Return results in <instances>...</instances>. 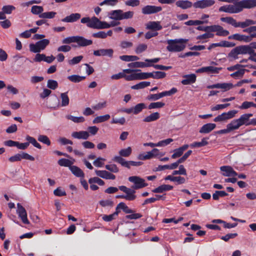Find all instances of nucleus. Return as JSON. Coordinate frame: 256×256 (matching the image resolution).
<instances>
[{
  "mask_svg": "<svg viewBox=\"0 0 256 256\" xmlns=\"http://www.w3.org/2000/svg\"><path fill=\"white\" fill-rule=\"evenodd\" d=\"M244 8L248 9V4L246 0H242L236 2L233 4L222 6L219 8V11L230 14H238L242 12Z\"/></svg>",
  "mask_w": 256,
  "mask_h": 256,
  "instance_id": "f257e3e1",
  "label": "nucleus"
},
{
  "mask_svg": "<svg viewBox=\"0 0 256 256\" xmlns=\"http://www.w3.org/2000/svg\"><path fill=\"white\" fill-rule=\"evenodd\" d=\"M220 20L222 22H226L233 26L234 28H244L256 24V21L250 19H246L244 22H238L235 19L231 16L222 17Z\"/></svg>",
  "mask_w": 256,
  "mask_h": 256,
  "instance_id": "f03ea898",
  "label": "nucleus"
},
{
  "mask_svg": "<svg viewBox=\"0 0 256 256\" xmlns=\"http://www.w3.org/2000/svg\"><path fill=\"white\" fill-rule=\"evenodd\" d=\"M188 41V40L184 38L169 40L167 41L168 45L166 50L170 52H181L186 48V45L184 44Z\"/></svg>",
  "mask_w": 256,
  "mask_h": 256,
  "instance_id": "7ed1b4c3",
  "label": "nucleus"
},
{
  "mask_svg": "<svg viewBox=\"0 0 256 256\" xmlns=\"http://www.w3.org/2000/svg\"><path fill=\"white\" fill-rule=\"evenodd\" d=\"M248 50H250L249 48L244 46V45L236 46L228 53V58H232L233 60H236L238 58V54H246L248 52Z\"/></svg>",
  "mask_w": 256,
  "mask_h": 256,
  "instance_id": "20e7f679",
  "label": "nucleus"
},
{
  "mask_svg": "<svg viewBox=\"0 0 256 256\" xmlns=\"http://www.w3.org/2000/svg\"><path fill=\"white\" fill-rule=\"evenodd\" d=\"M128 180L130 182L134 184L131 186V188L134 190L144 188L148 186V184L145 182V180L138 176H131L128 178Z\"/></svg>",
  "mask_w": 256,
  "mask_h": 256,
  "instance_id": "39448f33",
  "label": "nucleus"
},
{
  "mask_svg": "<svg viewBox=\"0 0 256 256\" xmlns=\"http://www.w3.org/2000/svg\"><path fill=\"white\" fill-rule=\"evenodd\" d=\"M50 44V40L48 39H42L37 42L35 44H30L29 46L30 50L34 53L40 52L44 50Z\"/></svg>",
  "mask_w": 256,
  "mask_h": 256,
  "instance_id": "423d86ee",
  "label": "nucleus"
},
{
  "mask_svg": "<svg viewBox=\"0 0 256 256\" xmlns=\"http://www.w3.org/2000/svg\"><path fill=\"white\" fill-rule=\"evenodd\" d=\"M112 160L129 169L130 166H138L143 164L142 162L126 161L124 158L117 156L114 157Z\"/></svg>",
  "mask_w": 256,
  "mask_h": 256,
  "instance_id": "0eeeda50",
  "label": "nucleus"
},
{
  "mask_svg": "<svg viewBox=\"0 0 256 256\" xmlns=\"http://www.w3.org/2000/svg\"><path fill=\"white\" fill-rule=\"evenodd\" d=\"M238 113L236 110H232L228 112H224L218 116L214 119V122H225L228 120L234 118L236 114Z\"/></svg>",
  "mask_w": 256,
  "mask_h": 256,
  "instance_id": "6e6552de",
  "label": "nucleus"
},
{
  "mask_svg": "<svg viewBox=\"0 0 256 256\" xmlns=\"http://www.w3.org/2000/svg\"><path fill=\"white\" fill-rule=\"evenodd\" d=\"M16 213L24 224H28L30 223L28 219L26 211L24 208L20 203L17 204Z\"/></svg>",
  "mask_w": 256,
  "mask_h": 256,
  "instance_id": "1a4fd4ad",
  "label": "nucleus"
},
{
  "mask_svg": "<svg viewBox=\"0 0 256 256\" xmlns=\"http://www.w3.org/2000/svg\"><path fill=\"white\" fill-rule=\"evenodd\" d=\"M140 71V70L138 69L132 70L128 68L124 70L123 72L124 73L131 74L130 75H126L125 74L124 78L128 81L139 80L138 73H136V72Z\"/></svg>",
  "mask_w": 256,
  "mask_h": 256,
  "instance_id": "9d476101",
  "label": "nucleus"
},
{
  "mask_svg": "<svg viewBox=\"0 0 256 256\" xmlns=\"http://www.w3.org/2000/svg\"><path fill=\"white\" fill-rule=\"evenodd\" d=\"M162 10L161 6L147 5L142 8V12L144 14H156Z\"/></svg>",
  "mask_w": 256,
  "mask_h": 256,
  "instance_id": "9b49d317",
  "label": "nucleus"
},
{
  "mask_svg": "<svg viewBox=\"0 0 256 256\" xmlns=\"http://www.w3.org/2000/svg\"><path fill=\"white\" fill-rule=\"evenodd\" d=\"M214 3V0H200L194 2L193 6L196 8L203 9L212 6Z\"/></svg>",
  "mask_w": 256,
  "mask_h": 256,
  "instance_id": "f8f14e48",
  "label": "nucleus"
},
{
  "mask_svg": "<svg viewBox=\"0 0 256 256\" xmlns=\"http://www.w3.org/2000/svg\"><path fill=\"white\" fill-rule=\"evenodd\" d=\"M252 116L253 114L251 113L244 114L241 115L238 118H237V120L241 126L243 125H245L246 126L252 125V119H250V117Z\"/></svg>",
  "mask_w": 256,
  "mask_h": 256,
  "instance_id": "ddd939ff",
  "label": "nucleus"
},
{
  "mask_svg": "<svg viewBox=\"0 0 256 256\" xmlns=\"http://www.w3.org/2000/svg\"><path fill=\"white\" fill-rule=\"evenodd\" d=\"M93 54L94 56H106L110 58H112L114 54V50L112 48H102L94 50Z\"/></svg>",
  "mask_w": 256,
  "mask_h": 256,
  "instance_id": "4468645a",
  "label": "nucleus"
},
{
  "mask_svg": "<svg viewBox=\"0 0 256 256\" xmlns=\"http://www.w3.org/2000/svg\"><path fill=\"white\" fill-rule=\"evenodd\" d=\"M234 86L232 83H218L208 86H207V88L208 89L222 88L224 89V91H226L232 88Z\"/></svg>",
  "mask_w": 256,
  "mask_h": 256,
  "instance_id": "2eb2a0df",
  "label": "nucleus"
},
{
  "mask_svg": "<svg viewBox=\"0 0 256 256\" xmlns=\"http://www.w3.org/2000/svg\"><path fill=\"white\" fill-rule=\"evenodd\" d=\"M222 172H224L222 174L225 176H236L238 173L234 170L230 166H222L220 168Z\"/></svg>",
  "mask_w": 256,
  "mask_h": 256,
  "instance_id": "dca6fc26",
  "label": "nucleus"
},
{
  "mask_svg": "<svg viewBox=\"0 0 256 256\" xmlns=\"http://www.w3.org/2000/svg\"><path fill=\"white\" fill-rule=\"evenodd\" d=\"M212 32H216V35L218 36H226L229 34L230 32L228 30L219 25H212Z\"/></svg>",
  "mask_w": 256,
  "mask_h": 256,
  "instance_id": "f3484780",
  "label": "nucleus"
},
{
  "mask_svg": "<svg viewBox=\"0 0 256 256\" xmlns=\"http://www.w3.org/2000/svg\"><path fill=\"white\" fill-rule=\"evenodd\" d=\"M95 173L98 176L106 180H114L116 178L115 175L106 170H96Z\"/></svg>",
  "mask_w": 256,
  "mask_h": 256,
  "instance_id": "a211bd4d",
  "label": "nucleus"
},
{
  "mask_svg": "<svg viewBox=\"0 0 256 256\" xmlns=\"http://www.w3.org/2000/svg\"><path fill=\"white\" fill-rule=\"evenodd\" d=\"M182 78L184 79L181 81V83L184 85H188L196 82V76L194 74H192L184 75Z\"/></svg>",
  "mask_w": 256,
  "mask_h": 256,
  "instance_id": "6ab92c4d",
  "label": "nucleus"
},
{
  "mask_svg": "<svg viewBox=\"0 0 256 256\" xmlns=\"http://www.w3.org/2000/svg\"><path fill=\"white\" fill-rule=\"evenodd\" d=\"M76 42L79 46H86L92 44V41L90 40H87L81 36H76Z\"/></svg>",
  "mask_w": 256,
  "mask_h": 256,
  "instance_id": "aec40b11",
  "label": "nucleus"
},
{
  "mask_svg": "<svg viewBox=\"0 0 256 256\" xmlns=\"http://www.w3.org/2000/svg\"><path fill=\"white\" fill-rule=\"evenodd\" d=\"M81 18V14L79 13H73L66 16L62 20L64 22H74L78 20Z\"/></svg>",
  "mask_w": 256,
  "mask_h": 256,
  "instance_id": "412c9836",
  "label": "nucleus"
},
{
  "mask_svg": "<svg viewBox=\"0 0 256 256\" xmlns=\"http://www.w3.org/2000/svg\"><path fill=\"white\" fill-rule=\"evenodd\" d=\"M216 127V124L213 123H208L202 126L200 128L199 132L201 134H208L214 130Z\"/></svg>",
  "mask_w": 256,
  "mask_h": 256,
  "instance_id": "4be33fe9",
  "label": "nucleus"
},
{
  "mask_svg": "<svg viewBox=\"0 0 256 256\" xmlns=\"http://www.w3.org/2000/svg\"><path fill=\"white\" fill-rule=\"evenodd\" d=\"M72 136L75 138L87 140L90 136V134L88 132L86 131L82 130L73 132L72 134Z\"/></svg>",
  "mask_w": 256,
  "mask_h": 256,
  "instance_id": "5701e85b",
  "label": "nucleus"
},
{
  "mask_svg": "<svg viewBox=\"0 0 256 256\" xmlns=\"http://www.w3.org/2000/svg\"><path fill=\"white\" fill-rule=\"evenodd\" d=\"M148 30H151L154 31L161 30L162 28V26L160 24V22L158 21H153L150 22L146 24V28Z\"/></svg>",
  "mask_w": 256,
  "mask_h": 256,
  "instance_id": "b1692460",
  "label": "nucleus"
},
{
  "mask_svg": "<svg viewBox=\"0 0 256 256\" xmlns=\"http://www.w3.org/2000/svg\"><path fill=\"white\" fill-rule=\"evenodd\" d=\"M173 186L168 184H162L158 188H154L152 192L154 193H162L166 191H169L172 190Z\"/></svg>",
  "mask_w": 256,
  "mask_h": 256,
  "instance_id": "393cba45",
  "label": "nucleus"
},
{
  "mask_svg": "<svg viewBox=\"0 0 256 256\" xmlns=\"http://www.w3.org/2000/svg\"><path fill=\"white\" fill-rule=\"evenodd\" d=\"M112 34V30H109L106 32L100 31L98 32L93 33L92 36L95 38H106L108 36H111Z\"/></svg>",
  "mask_w": 256,
  "mask_h": 256,
  "instance_id": "a878e982",
  "label": "nucleus"
},
{
  "mask_svg": "<svg viewBox=\"0 0 256 256\" xmlns=\"http://www.w3.org/2000/svg\"><path fill=\"white\" fill-rule=\"evenodd\" d=\"M110 18L116 20H122V10H112L110 12Z\"/></svg>",
  "mask_w": 256,
  "mask_h": 256,
  "instance_id": "bb28decb",
  "label": "nucleus"
},
{
  "mask_svg": "<svg viewBox=\"0 0 256 256\" xmlns=\"http://www.w3.org/2000/svg\"><path fill=\"white\" fill-rule=\"evenodd\" d=\"M176 6L182 9L185 10L190 8L193 6L192 3L189 0H178L176 3Z\"/></svg>",
  "mask_w": 256,
  "mask_h": 256,
  "instance_id": "cd10ccee",
  "label": "nucleus"
},
{
  "mask_svg": "<svg viewBox=\"0 0 256 256\" xmlns=\"http://www.w3.org/2000/svg\"><path fill=\"white\" fill-rule=\"evenodd\" d=\"M70 170L75 176L78 178H84V174L83 171L78 167L76 166H70Z\"/></svg>",
  "mask_w": 256,
  "mask_h": 256,
  "instance_id": "c85d7f7f",
  "label": "nucleus"
},
{
  "mask_svg": "<svg viewBox=\"0 0 256 256\" xmlns=\"http://www.w3.org/2000/svg\"><path fill=\"white\" fill-rule=\"evenodd\" d=\"M160 118V114L158 112H153L150 115L145 117L143 119V122H150L158 120Z\"/></svg>",
  "mask_w": 256,
  "mask_h": 256,
  "instance_id": "c756f323",
  "label": "nucleus"
},
{
  "mask_svg": "<svg viewBox=\"0 0 256 256\" xmlns=\"http://www.w3.org/2000/svg\"><path fill=\"white\" fill-rule=\"evenodd\" d=\"M236 70V72L230 74V76L232 78H234L235 79L242 78L246 72L248 71V70L244 69V68H239L238 69H237Z\"/></svg>",
  "mask_w": 256,
  "mask_h": 256,
  "instance_id": "7c9ffc66",
  "label": "nucleus"
},
{
  "mask_svg": "<svg viewBox=\"0 0 256 256\" xmlns=\"http://www.w3.org/2000/svg\"><path fill=\"white\" fill-rule=\"evenodd\" d=\"M208 140V138H203L201 142H196L191 144L190 146L192 148H200L204 146H206L208 144L207 140Z\"/></svg>",
  "mask_w": 256,
  "mask_h": 256,
  "instance_id": "2f4dec72",
  "label": "nucleus"
},
{
  "mask_svg": "<svg viewBox=\"0 0 256 256\" xmlns=\"http://www.w3.org/2000/svg\"><path fill=\"white\" fill-rule=\"evenodd\" d=\"M151 66L150 64H146L141 62H132L128 64V66L130 68H144Z\"/></svg>",
  "mask_w": 256,
  "mask_h": 256,
  "instance_id": "473e14b6",
  "label": "nucleus"
},
{
  "mask_svg": "<svg viewBox=\"0 0 256 256\" xmlns=\"http://www.w3.org/2000/svg\"><path fill=\"white\" fill-rule=\"evenodd\" d=\"M110 115L106 114L104 116H98L92 120L93 124H98L106 122L110 118Z\"/></svg>",
  "mask_w": 256,
  "mask_h": 256,
  "instance_id": "72a5a7b5",
  "label": "nucleus"
},
{
  "mask_svg": "<svg viewBox=\"0 0 256 256\" xmlns=\"http://www.w3.org/2000/svg\"><path fill=\"white\" fill-rule=\"evenodd\" d=\"M99 20H100L98 18L93 16L91 19L90 18V22L86 25L88 28L97 29Z\"/></svg>",
  "mask_w": 256,
  "mask_h": 256,
  "instance_id": "f704fd0d",
  "label": "nucleus"
},
{
  "mask_svg": "<svg viewBox=\"0 0 256 256\" xmlns=\"http://www.w3.org/2000/svg\"><path fill=\"white\" fill-rule=\"evenodd\" d=\"M228 126L231 132L238 130L241 126L237 119H234L232 120L230 123L228 124Z\"/></svg>",
  "mask_w": 256,
  "mask_h": 256,
  "instance_id": "c9c22d12",
  "label": "nucleus"
},
{
  "mask_svg": "<svg viewBox=\"0 0 256 256\" xmlns=\"http://www.w3.org/2000/svg\"><path fill=\"white\" fill-rule=\"evenodd\" d=\"M86 78L84 76H80L79 75L74 74L68 76V79L70 82L78 83L79 82Z\"/></svg>",
  "mask_w": 256,
  "mask_h": 256,
  "instance_id": "e433bc0d",
  "label": "nucleus"
},
{
  "mask_svg": "<svg viewBox=\"0 0 256 256\" xmlns=\"http://www.w3.org/2000/svg\"><path fill=\"white\" fill-rule=\"evenodd\" d=\"M58 164L61 166L69 167L70 168L73 162L68 159L62 158L58 160Z\"/></svg>",
  "mask_w": 256,
  "mask_h": 256,
  "instance_id": "4c0bfd02",
  "label": "nucleus"
},
{
  "mask_svg": "<svg viewBox=\"0 0 256 256\" xmlns=\"http://www.w3.org/2000/svg\"><path fill=\"white\" fill-rule=\"evenodd\" d=\"M150 84V82H142L132 86L131 88L133 90L142 89L149 86Z\"/></svg>",
  "mask_w": 256,
  "mask_h": 256,
  "instance_id": "58836bf2",
  "label": "nucleus"
},
{
  "mask_svg": "<svg viewBox=\"0 0 256 256\" xmlns=\"http://www.w3.org/2000/svg\"><path fill=\"white\" fill-rule=\"evenodd\" d=\"M243 32L251 35L252 39L256 38V26H252L243 30Z\"/></svg>",
  "mask_w": 256,
  "mask_h": 256,
  "instance_id": "ea45409f",
  "label": "nucleus"
},
{
  "mask_svg": "<svg viewBox=\"0 0 256 256\" xmlns=\"http://www.w3.org/2000/svg\"><path fill=\"white\" fill-rule=\"evenodd\" d=\"M68 92H63L60 94V98H62V106H66L68 105L70 100L68 95Z\"/></svg>",
  "mask_w": 256,
  "mask_h": 256,
  "instance_id": "a19ab883",
  "label": "nucleus"
},
{
  "mask_svg": "<svg viewBox=\"0 0 256 256\" xmlns=\"http://www.w3.org/2000/svg\"><path fill=\"white\" fill-rule=\"evenodd\" d=\"M132 152V149L130 146H128L126 148L122 149L119 151L120 156V157H128L129 156Z\"/></svg>",
  "mask_w": 256,
  "mask_h": 256,
  "instance_id": "79ce46f5",
  "label": "nucleus"
},
{
  "mask_svg": "<svg viewBox=\"0 0 256 256\" xmlns=\"http://www.w3.org/2000/svg\"><path fill=\"white\" fill-rule=\"evenodd\" d=\"M26 140L28 141V142H29V144L30 143L32 144L34 147L38 148L41 149L42 146L40 144L37 142L36 140L30 136H27L26 138Z\"/></svg>",
  "mask_w": 256,
  "mask_h": 256,
  "instance_id": "37998d69",
  "label": "nucleus"
},
{
  "mask_svg": "<svg viewBox=\"0 0 256 256\" xmlns=\"http://www.w3.org/2000/svg\"><path fill=\"white\" fill-rule=\"evenodd\" d=\"M146 108V104L144 103L138 104L133 108V114H137L141 112L142 110Z\"/></svg>",
  "mask_w": 256,
  "mask_h": 256,
  "instance_id": "c03bdc74",
  "label": "nucleus"
},
{
  "mask_svg": "<svg viewBox=\"0 0 256 256\" xmlns=\"http://www.w3.org/2000/svg\"><path fill=\"white\" fill-rule=\"evenodd\" d=\"M228 194L223 190H216L212 194V198L214 200H218L220 197L227 196Z\"/></svg>",
  "mask_w": 256,
  "mask_h": 256,
  "instance_id": "a18cd8bd",
  "label": "nucleus"
},
{
  "mask_svg": "<svg viewBox=\"0 0 256 256\" xmlns=\"http://www.w3.org/2000/svg\"><path fill=\"white\" fill-rule=\"evenodd\" d=\"M66 118L68 120H71L76 123L82 122L85 120L84 117L81 116L79 117L74 116L72 115L66 116Z\"/></svg>",
  "mask_w": 256,
  "mask_h": 256,
  "instance_id": "49530a36",
  "label": "nucleus"
},
{
  "mask_svg": "<svg viewBox=\"0 0 256 256\" xmlns=\"http://www.w3.org/2000/svg\"><path fill=\"white\" fill-rule=\"evenodd\" d=\"M56 13L54 12H42V14H40L38 16L40 18H54Z\"/></svg>",
  "mask_w": 256,
  "mask_h": 256,
  "instance_id": "de8ad7c7",
  "label": "nucleus"
},
{
  "mask_svg": "<svg viewBox=\"0 0 256 256\" xmlns=\"http://www.w3.org/2000/svg\"><path fill=\"white\" fill-rule=\"evenodd\" d=\"M165 106V104L163 102H158L150 103L148 106V108L149 110L154 108H162Z\"/></svg>",
  "mask_w": 256,
  "mask_h": 256,
  "instance_id": "09e8293b",
  "label": "nucleus"
},
{
  "mask_svg": "<svg viewBox=\"0 0 256 256\" xmlns=\"http://www.w3.org/2000/svg\"><path fill=\"white\" fill-rule=\"evenodd\" d=\"M120 190L121 191H122L124 193H126L127 194H132V196H136L135 193L136 191L134 190H132V188H128L126 186H118V190Z\"/></svg>",
  "mask_w": 256,
  "mask_h": 256,
  "instance_id": "8fccbe9b",
  "label": "nucleus"
},
{
  "mask_svg": "<svg viewBox=\"0 0 256 256\" xmlns=\"http://www.w3.org/2000/svg\"><path fill=\"white\" fill-rule=\"evenodd\" d=\"M250 107L256 108V104L252 102L245 101L242 103V105L240 106L239 108L241 110H244Z\"/></svg>",
  "mask_w": 256,
  "mask_h": 256,
  "instance_id": "3c124183",
  "label": "nucleus"
},
{
  "mask_svg": "<svg viewBox=\"0 0 256 256\" xmlns=\"http://www.w3.org/2000/svg\"><path fill=\"white\" fill-rule=\"evenodd\" d=\"M44 11L43 7L40 6H33L31 8V12L34 14H40Z\"/></svg>",
  "mask_w": 256,
  "mask_h": 256,
  "instance_id": "603ef678",
  "label": "nucleus"
},
{
  "mask_svg": "<svg viewBox=\"0 0 256 256\" xmlns=\"http://www.w3.org/2000/svg\"><path fill=\"white\" fill-rule=\"evenodd\" d=\"M172 174L174 176L177 175V174L186 176V171L183 165H180L179 166V170H174L172 172Z\"/></svg>",
  "mask_w": 256,
  "mask_h": 256,
  "instance_id": "864d4df0",
  "label": "nucleus"
},
{
  "mask_svg": "<svg viewBox=\"0 0 256 256\" xmlns=\"http://www.w3.org/2000/svg\"><path fill=\"white\" fill-rule=\"evenodd\" d=\"M38 140L39 142H42L48 146H50L51 144L50 140L49 138L45 135H40L38 136Z\"/></svg>",
  "mask_w": 256,
  "mask_h": 256,
  "instance_id": "5fc2aeb1",
  "label": "nucleus"
},
{
  "mask_svg": "<svg viewBox=\"0 0 256 256\" xmlns=\"http://www.w3.org/2000/svg\"><path fill=\"white\" fill-rule=\"evenodd\" d=\"M218 46L224 48H232L235 46L236 44L232 42L226 40H222L218 42Z\"/></svg>",
  "mask_w": 256,
  "mask_h": 256,
  "instance_id": "6e6d98bb",
  "label": "nucleus"
},
{
  "mask_svg": "<svg viewBox=\"0 0 256 256\" xmlns=\"http://www.w3.org/2000/svg\"><path fill=\"white\" fill-rule=\"evenodd\" d=\"M128 194L126 195H116V198H124L128 200H134L136 196H132V194Z\"/></svg>",
  "mask_w": 256,
  "mask_h": 256,
  "instance_id": "4d7b16f0",
  "label": "nucleus"
},
{
  "mask_svg": "<svg viewBox=\"0 0 256 256\" xmlns=\"http://www.w3.org/2000/svg\"><path fill=\"white\" fill-rule=\"evenodd\" d=\"M147 48H148V46L146 44H138L136 46V48L135 50V52L136 54H139L142 53V52L146 50Z\"/></svg>",
  "mask_w": 256,
  "mask_h": 256,
  "instance_id": "13d9d810",
  "label": "nucleus"
},
{
  "mask_svg": "<svg viewBox=\"0 0 256 256\" xmlns=\"http://www.w3.org/2000/svg\"><path fill=\"white\" fill-rule=\"evenodd\" d=\"M16 8L12 5L4 6L2 7V12L4 14H10L12 11L14 10Z\"/></svg>",
  "mask_w": 256,
  "mask_h": 256,
  "instance_id": "bf43d9fd",
  "label": "nucleus"
},
{
  "mask_svg": "<svg viewBox=\"0 0 256 256\" xmlns=\"http://www.w3.org/2000/svg\"><path fill=\"white\" fill-rule=\"evenodd\" d=\"M83 58L82 56H79L73 58L72 60H69L68 62L70 65H74L78 64Z\"/></svg>",
  "mask_w": 256,
  "mask_h": 256,
  "instance_id": "052dcab7",
  "label": "nucleus"
},
{
  "mask_svg": "<svg viewBox=\"0 0 256 256\" xmlns=\"http://www.w3.org/2000/svg\"><path fill=\"white\" fill-rule=\"evenodd\" d=\"M47 86L52 90H56L58 87V83L55 80H48L47 83Z\"/></svg>",
  "mask_w": 256,
  "mask_h": 256,
  "instance_id": "680f3d73",
  "label": "nucleus"
},
{
  "mask_svg": "<svg viewBox=\"0 0 256 256\" xmlns=\"http://www.w3.org/2000/svg\"><path fill=\"white\" fill-rule=\"evenodd\" d=\"M222 70V68H216L212 66H206V72H211L212 74H218Z\"/></svg>",
  "mask_w": 256,
  "mask_h": 256,
  "instance_id": "e2e57ef3",
  "label": "nucleus"
},
{
  "mask_svg": "<svg viewBox=\"0 0 256 256\" xmlns=\"http://www.w3.org/2000/svg\"><path fill=\"white\" fill-rule=\"evenodd\" d=\"M105 160V158L101 157H98L93 162V164L96 167L101 168L104 164L103 162Z\"/></svg>",
  "mask_w": 256,
  "mask_h": 256,
  "instance_id": "0e129e2a",
  "label": "nucleus"
},
{
  "mask_svg": "<svg viewBox=\"0 0 256 256\" xmlns=\"http://www.w3.org/2000/svg\"><path fill=\"white\" fill-rule=\"evenodd\" d=\"M152 78L156 79L163 78L166 77V74L163 72L157 71L152 72Z\"/></svg>",
  "mask_w": 256,
  "mask_h": 256,
  "instance_id": "69168bd1",
  "label": "nucleus"
},
{
  "mask_svg": "<svg viewBox=\"0 0 256 256\" xmlns=\"http://www.w3.org/2000/svg\"><path fill=\"white\" fill-rule=\"evenodd\" d=\"M116 214H117V212L113 213V214H109V215L104 214L102 216V218L105 222H111L112 220L116 218Z\"/></svg>",
  "mask_w": 256,
  "mask_h": 256,
  "instance_id": "338daca9",
  "label": "nucleus"
},
{
  "mask_svg": "<svg viewBox=\"0 0 256 256\" xmlns=\"http://www.w3.org/2000/svg\"><path fill=\"white\" fill-rule=\"evenodd\" d=\"M105 168L106 170L112 172L116 173L119 171L118 168L115 164H106Z\"/></svg>",
  "mask_w": 256,
  "mask_h": 256,
  "instance_id": "774afa93",
  "label": "nucleus"
}]
</instances>
